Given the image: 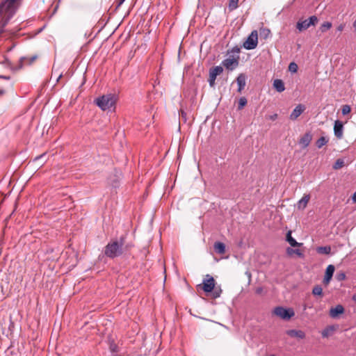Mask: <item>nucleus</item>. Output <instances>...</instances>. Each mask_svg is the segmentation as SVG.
I'll return each mask as SVG.
<instances>
[{"instance_id": "8fccbe9b", "label": "nucleus", "mask_w": 356, "mask_h": 356, "mask_svg": "<svg viewBox=\"0 0 356 356\" xmlns=\"http://www.w3.org/2000/svg\"><path fill=\"white\" fill-rule=\"evenodd\" d=\"M353 300L356 301V294L353 296Z\"/></svg>"}, {"instance_id": "c03bdc74", "label": "nucleus", "mask_w": 356, "mask_h": 356, "mask_svg": "<svg viewBox=\"0 0 356 356\" xmlns=\"http://www.w3.org/2000/svg\"><path fill=\"white\" fill-rule=\"evenodd\" d=\"M4 32V28L0 26V35Z\"/></svg>"}, {"instance_id": "4c0bfd02", "label": "nucleus", "mask_w": 356, "mask_h": 356, "mask_svg": "<svg viewBox=\"0 0 356 356\" xmlns=\"http://www.w3.org/2000/svg\"><path fill=\"white\" fill-rule=\"evenodd\" d=\"M344 27H345V24H340V25L337 28V31H339V32H341V31L343 30Z\"/></svg>"}, {"instance_id": "37998d69", "label": "nucleus", "mask_w": 356, "mask_h": 356, "mask_svg": "<svg viewBox=\"0 0 356 356\" xmlns=\"http://www.w3.org/2000/svg\"><path fill=\"white\" fill-rule=\"evenodd\" d=\"M262 291V288H257L256 290L257 293H260Z\"/></svg>"}, {"instance_id": "a18cd8bd", "label": "nucleus", "mask_w": 356, "mask_h": 356, "mask_svg": "<svg viewBox=\"0 0 356 356\" xmlns=\"http://www.w3.org/2000/svg\"><path fill=\"white\" fill-rule=\"evenodd\" d=\"M124 1L125 0H120L118 6H120V5H122Z\"/></svg>"}, {"instance_id": "c756f323", "label": "nucleus", "mask_w": 356, "mask_h": 356, "mask_svg": "<svg viewBox=\"0 0 356 356\" xmlns=\"http://www.w3.org/2000/svg\"><path fill=\"white\" fill-rule=\"evenodd\" d=\"M310 26H315L318 22V19L316 16L313 15L308 19Z\"/></svg>"}, {"instance_id": "dca6fc26", "label": "nucleus", "mask_w": 356, "mask_h": 356, "mask_svg": "<svg viewBox=\"0 0 356 356\" xmlns=\"http://www.w3.org/2000/svg\"><path fill=\"white\" fill-rule=\"evenodd\" d=\"M310 200L309 195H304V196L298 201L297 207L299 209H304Z\"/></svg>"}, {"instance_id": "6e6552de", "label": "nucleus", "mask_w": 356, "mask_h": 356, "mask_svg": "<svg viewBox=\"0 0 356 356\" xmlns=\"http://www.w3.org/2000/svg\"><path fill=\"white\" fill-rule=\"evenodd\" d=\"M223 72V68L221 66H215L209 70V77L208 79L210 87L215 86V81L217 76L220 75Z\"/></svg>"}, {"instance_id": "c9c22d12", "label": "nucleus", "mask_w": 356, "mask_h": 356, "mask_svg": "<svg viewBox=\"0 0 356 356\" xmlns=\"http://www.w3.org/2000/svg\"><path fill=\"white\" fill-rule=\"evenodd\" d=\"M332 327H327L326 329H325L324 330H323L322 332V336L323 337H327L330 333L331 331H332Z\"/></svg>"}, {"instance_id": "f3484780", "label": "nucleus", "mask_w": 356, "mask_h": 356, "mask_svg": "<svg viewBox=\"0 0 356 356\" xmlns=\"http://www.w3.org/2000/svg\"><path fill=\"white\" fill-rule=\"evenodd\" d=\"M312 138V135L309 133H307L300 138L299 143L302 145L303 148H305L309 145Z\"/></svg>"}, {"instance_id": "c85d7f7f", "label": "nucleus", "mask_w": 356, "mask_h": 356, "mask_svg": "<svg viewBox=\"0 0 356 356\" xmlns=\"http://www.w3.org/2000/svg\"><path fill=\"white\" fill-rule=\"evenodd\" d=\"M238 0H229V8L231 10L236 9L238 7Z\"/></svg>"}, {"instance_id": "cd10ccee", "label": "nucleus", "mask_w": 356, "mask_h": 356, "mask_svg": "<svg viewBox=\"0 0 356 356\" xmlns=\"http://www.w3.org/2000/svg\"><path fill=\"white\" fill-rule=\"evenodd\" d=\"M247 104V99L245 97H241L238 100V109H242Z\"/></svg>"}, {"instance_id": "2eb2a0df", "label": "nucleus", "mask_w": 356, "mask_h": 356, "mask_svg": "<svg viewBox=\"0 0 356 356\" xmlns=\"http://www.w3.org/2000/svg\"><path fill=\"white\" fill-rule=\"evenodd\" d=\"M286 334L291 337H296L301 339L305 337V334L302 330H289L286 331Z\"/></svg>"}, {"instance_id": "ddd939ff", "label": "nucleus", "mask_w": 356, "mask_h": 356, "mask_svg": "<svg viewBox=\"0 0 356 356\" xmlns=\"http://www.w3.org/2000/svg\"><path fill=\"white\" fill-rule=\"evenodd\" d=\"M344 312V308L342 305H338L335 307H332L330 310V316L332 318H337L339 314Z\"/></svg>"}, {"instance_id": "f257e3e1", "label": "nucleus", "mask_w": 356, "mask_h": 356, "mask_svg": "<svg viewBox=\"0 0 356 356\" xmlns=\"http://www.w3.org/2000/svg\"><path fill=\"white\" fill-rule=\"evenodd\" d=\"M124 243V236L108 243L104 249L105 255L111 259L120 256L123 253Z\"/></svg>"}, {"instance_id": "39448f33", "label": "nucleus", "mask_w": 356, "mask_h": 356, "mask_svg": "<svg viewBox=\"0 0 356 356\" xmlns=\"http://www.w3.org/2000/svg\"><path fill=\"white\" fill-rule=\"evenodd\" d=\"M258 34L257 31H253L248 37L246 41L243 44V47L248 50L254 49L257 46Z\"/></svg>"}, {"instance_id": "b1692460", "label": "nucleus", "mask_w": 356, "mask_h": 356, "mask_svg": "<svg viewBox=\"0 0 356 356\" xmlns=\"http://www.w3.org/2000/svg\"><path fill=\"white\" fill-rule=\"evenodd\" d=\"M286 253H287L288 255H292L293 254H297L300 257H303V254L302 253V252L299 249H293V248H286Z\"/></svg>"}, {"instance_id": "1a4fd4ad", "label": "nucleus", "mask_w": 356, "mask_h": 356, "mask_svg": "<svg viewBox=\"0 0 356 356\" xmlns=\"http://www.w3.org/2000/svg\"><path fill=\"white\" fill-rule=\"evenodd\" d=\"M334 136L338 138L341 139L343 137V124L340 120H336L334 125Z\"/></svg>"}, {"instance_id": "0eeeda50", "label": "nucleus", "mask_w": 356, "mask_h": 356, "mask_svg": "<svg viewBox=\"0 0 356 356\" xmlns=\"http://www.w3.org/2000/svg\"><path fill=\"white\" fill-rule=\"evenodd\" d=\"M239 57H236L234 55L228 54V57L225 58L222 64L228 70H233L238 65Z\"/></svg>"}, {"instance_id": "20e7f679", "label": "nucleus", "mask_w": 356, "mask_h": 356, "mask_svg": "<svg viewBox=\"0 0 356 356\" xmlns=\"http://www.w3.org/2000/svg\"><path fill=\"white\" fill-rule=\"evenodd\" d=\"M274 314L284 320H289L294 316L292 309H285L282 307H277L274 309Z\"/></svg>"}, {"instance_id": "473e14b6", "label": "nucleus", "mask_w": 356, "mask_h": 356, "mask_svg": "<svg viewBox=\"0 0 356 356\" xmlns=\"http://www.w3.org/2000/svg\"><path fill=\"white\" fill-rule=\"evenodd\" d=\"M351 108L350 106L348 105H343L341 108V112L343 115H347L349 113H350Z\"/></svg>"}, {"instance_id": "e433bc0d", "label": "nucleus", "mask_w": 356, "mask_h": 356, "mask_svg": "<svg viewBox=\"0 0 356 356\" xmlns=\"http://www.w3.org/2000/svg\"><path fill=\"white\" fill-rule=\"evenodd\" d=\"M220 293H221V290H219V291L216 290V291H214V292H213V297L215 298H218L220 296Z\"/></svg>"}, {"instance_id": "9d476101", "label": "nucleus", "mask_w": 356, "mask_h": 356, "mask_svg": "<svg viewBox=\"0 0 356 356\" xmlns=\"http://www.w3.org/2000/svg\"><path fill=\"white\" fill-rule=\"evenodd\" d=\"M335 268L334 266L330 264L327 266L325 270V273L323 279V283L327 284L330 283L333 276Z\"/></svg>"}, {"instance_id": "412c9836", "label": "nucleus", "mask_w": 356, "mask_h": 356, "mask_svg": "<svg viewBox=\"0 0 356 356\" xmlns=\"http://www.w3.org/2000/svg\"><path fill=\"white\" fill-rule=\"evenodd\" d=\"M215 251L218 254H224L225 252V245L222 242H216L213 245Z\"/></svg>"}, {"instance_id": "2f4dec72", "label": "nucleus", "mask_w": 356, "mask_h": 356, "mask_svg": "<svg viewBox=\"0 0 356 356\" xmlns=\"http://www.w3.org/2000/svg\"><path fill=\"white\" fill-rule=\"evenodd\" d=\"M346 276L344 272H338L336 275V279L338 281H343L346 279Z\"/></svg>"}, {"instance_id": "bb28decb", "label": "nucleus", "mask_w": 356, "mask_h": 356, "mask_svg": "<svg viewBox=\"0 0 356 356\" xmlns=\"http://www.w3.org/2000/svg\"><path fill=\"white\" fill-rule=\"evenodd\" d=\"M312 293L314 296H322L323 295L322 287L320 285L315 286L312 290Z\"/></svg>"}, {"instance_id": "4be33fe9", "label": "nucleus", "mask_w": 356, "mask_h": 356, "mask_svg": "<svg viewBox=\"0 0 356 356\" xmlns=\"http://www.w3.org/2000/svg\"><path fill=\"white\" fill-rule=\"evenodd\" d=\"M0 15L1 16L0 19V26H1L3 28H5V26L13 17H10L9 14H1Z\"/></svg>"}, {"instance_id": "a878e982", "label": "nucleus", "mask_w": 356, "mask_h": 356, "mask_svg": "<svg viewBox=\"0 0 356 356\" xmlns=\"http://www.w3.org/2000/svg\"><path fill=\"white\" fill-rule=\"evenodd\" d=\"M332 27V23L330 22H325L323 23L320 27V30L321 32L324 33L329 30Z\"/></svg>"}, {"instance_id": "5701e85b", "label": "nucleus", "mask_w": 356, "mask_h": 356, "mask_svg": "<svg viewBox=\"0 0 356 356\" xmlns=\"http://www.w3.org/2000/svg\"><path fill=\"white\" fill-rule=\"evenodd\" d=\"M316 251L319 254H329L331 252V248L330 246H321L317 248Z\"/></svg>"}, {"instance_id": "3c124183", "label": "nucleus", "mask_w": 356, "mask_h": 356, "mask_svg": "<svg viewBox=\"0 0 356 356\" xmlns=\"http://www.w3.org/2000/svg\"><path fill=\"white\" fill-rule=\"evenodd\" d=\"M53 73H56V70H54V67L53 68Z\"/></svg>"}, {"instance_id": "f03ea898", "label": "nucleus", "mask_w": 356, "mask_h": 356, "mask_svg": "<svg viewBox=\"0 0 356 356\" xmlns=\"http://www.w3.org/2000/svg\"><path fill=\"white\" fill-rule=\"evenodd\" d=\"M116 100L115 95L110 93L97 98L95 103L102 111H107L115 106Z\"/></svg>"}, {"instance_id": "f704fd0d", "label": "nucleus", "mask_w": 356, "mask_h": 356, "mask_svg": "<svg viewBox=\"0 0 356 356\" xmlns=\"http://www.w3.org/2000/svg\"><path fill=\"white\" fill-rule=\"evenodd\" d=\"M46 153H44V154H42L41 155L38 156H36L34 159H33V162H38L40 160H43L44 162H45L46 161Z\"/></svg>"}, {"instance_id": "6ab92c4d", "label": "nucleus", "mask_w": 356, "mask_h": 356, "mask_svg": "<svg viewBox=\"0 0 356 356\" xmlns=\"http://www.w3.org/2000/svg\"><path fill=\"white\" fill-rule=\"evenodd\" d=\"M286 241L291 245L292 247H300L302 245V243H298L291 236V231H289L286 233Z\"/></svg>"}, {"instance_id": "7ed1b4c3", "label": "nucleus", "mask_w": 356, "mask_h": 356, "mask_svg": "<svg viewBox=\"0 0 356 356\" xmlns=\"http://www.w3.org/2000/svg\"><path fill=\"white\" fill-rule=\"evenodd\" d=\"M20 0H4L0 4V15L9 14L10 17H13L17 9V3Z\"/></svg>"}, {"instance_id": "ea45409f", "label": "nucleus", "mask_w": 356, "mask_h": 356, "mask_svg": "<svg viewBox=\"0 0 356 356\" xmlns=\"http://www.w3.org/2000/svg\"><path fill=\"white\" fill-rule=\"evenodd\" d=\"M0 78L3 79H6V80H9L10 79V76H8L0 75Z\"/></svg>"}, {"instance_id": "f8f14e48", "label": "nucleus", "mask_w": 356, "mask_h": 356, "mask_svg": "<svg viewBox=\"0 0 356 356\" xmlns=\"http://www.w3.org/2000/svg\"><path fill=\"white\" fill-rule=\"evenodd\" d=\"M246 76L245 74H240L236 78V82L238 84V92H241L244 89L246 84Z\"/></svg>"}, {"instance_id": "9b49d317", "label": "nucleus", "mask_w": 356, "mask_h": 356, "mask_svg": "<svg viewBox=\"0 0 356 356\" xmlns=\"http://www.w3.org/2000/svg\"><path fill=\"white\" fill-rule=\"evenodd\" d=\"M305 110V106L302 104H298L290 115V119L296 120Z\"/></svg>"}, {"instance_id": "58836bf2", "label": "nucleus", "mask_w": 356, "mask_h": 356, "mask_svg": "<svg viewBox=\"0 0 356 356\" xmlns=\"http://www.w3.org/2000/svg\"><path fill=\"white\" fill-rule=\"evenodd\" d=\"M277 118V114L275 113L272 115H270L268 117V119L270 120H275Z\"/></svg>"}, {"instance_id": "79ce46f5", "label": "nucleus", "mask_w": 356, "mask_h": 356, "mask_svg": "<svg viewBox=\"0 0 356 356\" xmlns=\"http://www.w3.org/2000/svg\"><path fill=\"white\" fill-rule=\"evenodd\" d=\"M233 52H236V54H238L239 52V49L238 48L232 49V53H233Z\"/></svg>"}, {"instance_id": "423d86ee", "label": "nucleus", "mask_w": 356, "mask_h": 356, "mask_svg": "<svg viewBox=\"0 0 356 356\" xmlns=\"http://www.w3.org/2000/svg\"><path fill=\"white\" fill-rule=\"evenodd\" d=\"M215 286V280L210 275H207L203 280L202 285L200 284L197 287L201 288L204 292H211Z\"/></svg>"}, {"instance_id": "a211bd4d", "label": "nucleus", "mask_w": 356, "mask_h": 356, "mask_svg": "<svg viewBox=\"0 0 356 356\" xmlns=\"http://www.w3.org/2000/svg\"><path fill=\"white\" fill-rule=\"evenodd\" d=\"M310 26H311L309 23L308 19L305 20H299L296 24V28L299 31L307 30Z\"/></svg>"}, {"instance_id": "4468645a", "label": "nucleus", "mask_w": 356, "mask_h": 356, "mask_svg": "<svg viewBox=\"0 0 356 356\" xmlns=\"http://www.w3.org/2000/svg\"><path fill=\"white\" fill-rule=\"evenodd\" d=\"M37 58L36 56H33L31 57H22L19 61V69L22 68L25 64L31 65L33 63Z\"/></svg>"}, {"instance_id": "a19ab883", "label": "nucleus", "mask_w": 356, "mask_h": 356, "mask_svg": "<svg viewBox=\"0 0 356 356\" xmlns=\"http://www.w3.org/2000/svg\"><path fill=\"white\" fill-rule=\"evenodd\" d=\"M352 200L354 202L356 203V192H355L352 196Z\"/></svg>"}, {"instance_id": "09e8293b", "label": "nucleus", "mask_w": 356, "mask_h": 356, "mask_svg": "<svg viewBox=\"0 0 356 356\" xmlns=\"http://www.w3.org/2000/svg\"><path fill=\"white\" fill-rule=\"evenodd\" d=\"M181 115L182 117H185L186 113L183 111H181Z\"/></svg>"}, {"instance_id": "49530a36", "label": "nucleus", "mask_w": 356, "mask_h": 356, "mask_svg": "<svg viewBox=\"0 0 356 356\" xmlns=\"http://www.w3.org/2000/svg\"><path fill=\"white\" fill-rule=\"evenodd\" d=\"M5 91L2 89H0V96L3 95L4 94Z\"/></svg>"}, {"instance_id": "72a5a7b5", "label": "nucleus", "mask_w": 356, "mask_h": 356, "mask_svg": "<svg viewBox=\"0 0 356 356\" xmlns=\"http://www.w3.org/2000/svg\"><path fill=\"white\" fill-rule=\"evenodd\" d=\"M343 163H344V162H343V160L337 159V161L335 162L334 165V169L341 168V167H343Z\"/></svg>"}, {"instance_id": "aec40b11", "label": "nucleus", "mask_w": 356, "mask_h": 356, "mask_svg": "<svg viewBox=\"0 0 356 356\" xmlns=\"http://www.w3.org/2000/svg\"><path fill=\"white\" fill-rule=\"evenodd\" d=\"M273 87L279 92H282L285 90L284 83L281 79H275L273 82Z\"/></svg>"}, {"instance_id": "de8ad7c7", "label": "nucleus", "mask_w": 356, "mask_h": 356, "mask_svg": "<svg viewBox=\"0 0 356 356\" xmlns=\"http://www.w3.org/2000/svg\"><path fill=\"white\" fill-rule=\"evenodd\" d=\"M61 77H62V74H58V78H57V81H59V79H60Z\"/></svg>"}, {"instance_id": "393cba45", "label": "nucleus", "mask_w": 356, "mask_h": 356, "mask_svg": "<svg viewBox=\"0 0 356 356\" xmlns=\"http://www.w3.org/2000/svg\"><path fill=\"white\" fill-rule=\"evenodd\" d=\"M328 142V139H327L324 136H321L316 141V146L318 148H321L323 145H325Z\"/></svg>"}, {"instance_id": "7c9ffc66", "label": "nucleus", "mask_w": 356, "mask_h": 356, "mask_svg": "<svg viewBox=\"0 0 356 356\" xmlns=\"http://www.w3.org/2000/svg\"><path fill=\"white\" fill-rule=\"evenodd\" d=\"M298 65L296 63H295L294 62L291 63L289 65V70L293 73L296 72L298 70Z\"/></svg>"}]
</instances>
